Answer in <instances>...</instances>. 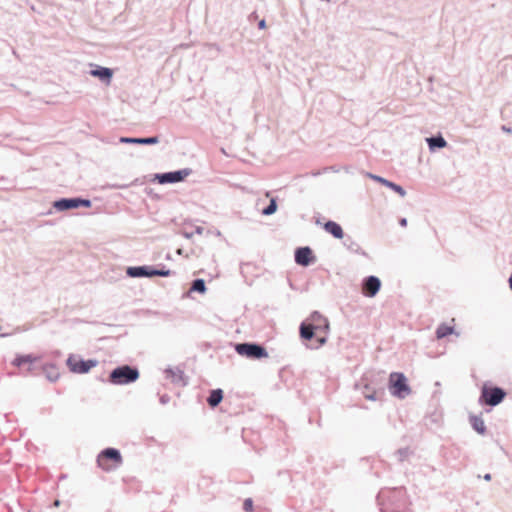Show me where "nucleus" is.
Instances as JSON below:
<instances>
[{
	"instance_id": "19",
	"label": "nucleus",
	"mask_w": 512,
	"mask_h": 512,
	"mask_svg": "<svg viewBox=\"0 0 512 512\" xmlns=\"http://www.w3.org/2000/svg\"><path fill=\"white\" fill-rule=\"evenodd\" d=\"M191 292H198L200 294H204L206 292V286L205 282L202 279H197L193 281L192 286L189 290V293Z\"/></svg>"
},
{
	"instance_id": "20",
	"label": "nucleus",
	"mask_w": 512,
	"mask_h": 512,
	"mask_svg": "<svg viewBox=\"0 0 512 512\" xmlns=\"http://www.w3.org/2000/svg\"><path fill=\"white\" fill-rule=\"evenodd\" d=\"M471 424L473 428L480 434H483L485 432V424L484 421L479 417H473L471 419Z\"/></svg>"
},
{
	"instance_id": "7",
	"label": "nucleus",
	"mask_w": 512,
	"mask_h": 512,
	"mask_svg": "<svg viewBox=\"0 0 512 512\" xmlns=\"http://www.w3.org/2000/svg\"><path fill=\"white\" fill-rule=\"evenodd\" d=\"M505 397V392L500 388L483 387L481 399L488 405L495 406Z\"/></svg>"
},
{
	"instance_id": "6",
	"label": "nucleus",
	"mask_w": 512,
	"mask_h": 512,
	"mask_svg": "<svg viewBox=\"0 0 512 512\" xmlns=\"http://www.w3.org/2000/svg\"><path fill=\"white\" fill-rule=\"evenodd\" d=\"M235 349L239 355L247 358L259 359L268 355L263 347L256 344L241 343L236 345Z\"/></svg>"
},
{
	"instance_id": "14",
	"label": "nucleus",
	"mask_w": 512,
	"mask_h": 512,
	"mask_svg": "<svg viewBox=\"0 0 512 512\" xmlns=\"http://www.w3.org/2000/svg\"><path fill=\"white\" fill-rule=\"evenodd\" d=\"M324 229L327 233L331 234L337 239H342L344 237V232L342 227L334 222V221H328L324 224Z\"/></svg>"
},
{
	"instance_id": "27",
	"label": "nucleus",
	"mask_w": 512,
	"mask_h": 512,
	"mask_svg": "<svg viewBox=\"0 0 512 512\" xmlns=\"http://www.w3.org/2000/svg\"><path fill=\"white\" fill-rule=\"evenodd\" d=\"M120 141H121L122 143H138L139 138H127V137H122V138L120 139Z\"/></svg>"
},
{
	"instance_id": "8",
	"label": "nucleus",
	"mask_w": 512,
	"mask_h": 512,
	"mask_svg": "<svg viewBox=\"0 0 512 512\" xmlns=\"http://www.w3.org/2000/svg\"><path fill=\"white\" fill-rule=\"evenodd\" d=\"M80 206L90 207L91 202L86 199L72 198V199H61L59 201H56L54 204V207L61 211L68 210V209H75Z\"/></svg>"
},
{
	"instance_id": "11",
	"label": "nucleus",
	"mask_w": 512,
	"mask_h": 512,
	"mask_svg": "<svg viewBox=\"0 0 512 512\" xmlns=\"http://www.w3.org/2000/svg\"><path fill=\"white\" fill-rule=\"evenodd\" d=\"M381 287L380 280L375 276H369L365 279L362 292L367 297H374Z\"/></svg>"
},
{
	"instance_id": "28",
	"label": "nucleus",
	"mask_w": 512,
	"mask_h": 512,
	"mask_svg": "<svg viewBox=\"0 0 512 512\" xmlns=\"http://www.w3.org/2000/svg\"><path fill=\"white\" fill-rule=\"evenodd\" d=\"M259 27H260L261 29H263V28H265V27H266V25H265V21H264V20H261V21L259 22Z\"/></svg>"
},
{
	"instance_id": "23",
	"label": "nucleus",
	"mask_w": 512,
	"mask_h": 512,
	"mask_svg": "<svg viewBox=\"0 0 512 512\" xmlns=\"http://www.w3.org/2000/svg\"><path fill=\"white\" fill-rule=\"evenodd\" d=\"M158 143L157 137L139 138L138 144H156Z\"/></svg>"
},
{
	"instance_id": "15",
	"label": "nucleus",
	"mask_w": 512,
	"mask_h": 512,
	"mask_svg": "<svg viewBox=\"0 0 512 512\" xmlns=\"http://www.w3.org/2000/svg\"><path fill=\"white\" fill-rule=\"evenodd\" d=\"M127 273L132 277H142L149 276L151 277L150 270H147L146 267H130Z\"/></svg>"
},
{
	"instance_id": "21",
	"label": "nucleus",
	"mask_w": 512,
	"mask_h": 512,
	"mask_svg": "<svg viewBox=\"0 0 512 512\" xmlns=\"http://www.w3.org/2000/svg\"><path fill=\"white\" fill-rule=\"evenodd\" d=\"M368 177L373 179L374 181L378 182V183H381L382 185L386 186V187H390L391 185V181H388L387 179L385 178H382L380 176H377V175H373V174H368Z\"/></svg>"
},
{
	"instance_id": "2",
	"label": "nucleus",
	"mask_w": 512,
	"mask_h": 512,
	"mask_svg": "<svg viewBox=\"0 0 512 512\" xmlns=\"http://www.w3.org/2000/svg\"><path fill=\"white\" fill-rule=\"evenodd\" d=\"M123 462L122 456L117 449L107 448L97 457L98 466L104 471H111L118 468Z\"/></svg>"
},
{
	"instance_id": "18",
	"label": "nucleus",
	"mask_w": 512,
	"mask_h": 512,
	"mask_svg": "<svg viewBox=\"0 0 512 512\" xmlns=\"http://www.w3.org/2000/svg\"><path fill=\"white\" fill-rule=\"evenodd\" d=\"M454 332L452 326H448L445 324L440 325L436 330V336L438 339L444 338Z\"/></svg>"
},
{
	"instance_id": "29",
	"label": "nucleus",
	"mask_w": 512,
	"mask_h": 512,
	"mask_svg": "<svg viewBox=\"0 0 512 512\" xmlns=\"http://www.w3.org/2000/svg\"><path fill=\"white\" fill-rule=\"evenodd\" d=\"M484 479H485L486 481L491 480V475H490V474H486V475L484 476Z\"/></svg>"
},
{
	"instance_id": "5",
	"label": "nucleus",
	"mask_w": 512,
	"mask_h": 512,
	"mask_svg": "<svg viewBox=\"0 0 512 512\" xmlns=\"http://www.w3.org/2000/svg\"><path fill=\"white\" fill-rule=\"evenodd\" d=\"M66 364L73 373L84 374L97 365L96 360H83L77 355H69Z\"/></svg>"
},
{
	"instance_id": "4",
	"label": "nucleus",
	"mask_w": 512,
	"mask_h": 512,
	"mask_svg": "<svg viewBox=\"0 0 512 512\" xmlns=\"http://www.w3.org/2000/svg\"><path fill=\"white\" fill-rule=\"evenodd\" d=\"M389 389L391 393L399 398H403L410 393L406 377L402 373H391L389 377Z\"/></svg>"
},
{
	"instance_id": "25",
	"label": "nucleus",
	"mask_w": 512,
	"mask_h": 512,
	"mask_svg": "<svg viewBox=\"0 0 512 512\" xmlns=\"http://www.w3.org/2000/svg\"><path fill=\"white\" fill-rule=\"evenodd\" d=\"M151 276H169L170 271L169 270H150Z\"/></svg>"
},
{
	"instance_id": "16",
	"label": "nucleus",
	"mask_w": 512,
	"mask_h": 512,
	"mask_svg": "<svg viewBox=\"0 0 512 512\" xmlns=\"http://www.w3.org/2000/svg\"><path fill=\"white\" fill-rule=\"evenodd\" d=\"M222 398H223L222 390H220V389L213 390L210 393V396L208 398V403L211 407H216L222 401Z\"/></svg>"
},
{
	"instance_id": "10",
	"label": "nucleus",
	"mask_w": 512,
	"mask_h": 512,
	"mask_svg": "<svg viewBox=\"0 0 512 512\" xmlns=\"http://www.w3.org/2000/svg\"><path fill=\"white\" fill-rule=\"evenodd\" d=\"M189 175L188 170H180L175 172H169L164 174H158L156 175V178L159 183L165 184V183H176L184 180Z\"/></svg>"
},
{
	"instance_id": "9",
	"label": "nucleus",
	"mask_w": 512,
	"mask_h": 512,
	"mask_svg": "<svg viewBox=\"0 0 512 512\" xmlns=\"http://www.w3.org/2000/svg\"><path fill=\"white\" fill-rule=\"evenodd\" d=\"M40 358L33 355H20L17 356L12 364L20 368L23 372H31L35 362L39 361Z\"/></svg>"
},
{
	"instance_id": "17",
	"label": "nucleus",
	"mask_w": 512,
	"mask_h": 512,
	"mask_svg": "<svg viewBox=\"0 0 512 512\" xmlns=\"http://www.w3.org/2000/svg\"><path fill=\"white\" fill-rule=\"evenodd\" d=\"M427 142L429 144L430 149H434L435 147L443 148L447 145L445 139L441 136L427 138Z\"/></svg>"
},
{
	"instance_id": "24",
	"label": "nucleus",
	"mask_w": 512,
	"mask_h": 512,
	"mask_svg": "<svg viewBox=\"0 0 512 512\" xmlns=\"http://www.w3.org/2000/svg\"><path fill=\"white\" fill-rule=\"evenodd\" d=\"M389 188L394 190L396 193H398L402 197H404L406 195V192L404 191V189L401 186H399L393 182L391 183Z\"/></svg>"
},
{
	"instance_id": "3",
	"label": "nucleus",
	"mask_w": 512,
	"mask_h": 512,
	"mask_svg": "<svg viewBox=\"0 0 512 512\" xmlns=\"http://www.w3.org/2000/svg\"><path fill=\"white\" fill-rule=\"evenodd\" d=\"M139 378V372L135 368L124 365L114 369L110 376L109 381L116 385H123L136 381Z\"/></svg>"
},
{
	"instance_id": "30",
	"label": "nucleus",
	"mask_w": 512,
	"mask_h": 512,
	"mask_svg": "<svg viewBox=\"0 0 512 512\" xmlns=\"http://www.w3.org/2000/svg\"><path fill=\"white\" fill-rule=\"evenodd\" d=\"M53 505H54L55 507H59V506H60V501H59V500H55V501H54V503H53Z\"/></svg>"
},
{
	"instance_id": "26",
	"label": "nucleus",
	"mask_w": 512,
	"mask_h": 512,
	"mask_svg": "<svg viewBox=\"0 0 512 512\" xmlns=\"http://www.w3.org/2000/svg\"><path fill=\"white\" fill-rule=\"evenodd\" d=\"M244 510L247 512H251L253 510V501L252 499L248 498L244 501L243 504Z\"/></svg>"
},
{
	"instance_id": "22",
	"label": "nucleus",
	"mask_w": 512,
	"mask_h": 512,
	"mask_svg": "<svg viewBox=\"0 0 512 512\" xmlns=\"http://www.w3.org/2000/svg\"><path fill=\"white\" fill-rule=\"evenodd\" d=\"M277 209L276 201L275 199H272L270 201V204L263 210L264 215H271L273 214Z\"/></svg>"
},
{
	"instance_id": "31",
	"label": "nucleus",
	"mask_w": 512,
	"mask_h": 512,
	"mask_svg": "<svg viewBox=\"0 0 512 512\" xmlns=\"http://www.w3.org/2000/svg\"><path fill=\"white\" fill-rule=\"evenodd\" d=\"M401 224H402V225H406V220H405V219H403V220L401 221Z\"/></svg>"
},
{
	"instance_id": "1",
	"label": "nucleus",
	"mask_w": 512,
	"mask_h": 512,
	"mask_svg": "<svg viewBox=\"0 0 512 512\" xmlns=\"http://www.w3.org/2000/svg\"><path fill=\"white\" fill-rule=\"evenodd\" d=\"M329 329L327 318L319 312H313L310 317L300 326V336L304 340H311L316 336V345H310V348L317 349L326 343V334Z\"/></svg>"
},
{
	"instance_id": "12",
	"label": "nucleus",
	"mask_w": 512,
	"mask_h": 512,
	"mask_svg": "<svg viewBox=\"0 0 512 512\" xmlns=\"http://www.w3.org/2000/svg\"><path fill=\"white\" fill-rule=\"evenodd\" d=\"M314 260L312 250L309 247H302L295 252V261L302 266H308Z\"/></svg>"
},
{
	"instance_id": "13",
	"label": "nucleus",
	"mask_w": 512,
	"mask_h": 512,
	"mask_svg": "<svg viewBox=\"0 0 512 512\" xmlns=\"http://www.w3.org/2000/svg\"><path fill=\"white\" fill-rule=\"evenodd\" d=\"M90 74L94 77H98L102 81H105L107 84L110 83L113 72L111 69L106 67H96V69H93L90 71Z\"/></svg>"
}]
</instances>
